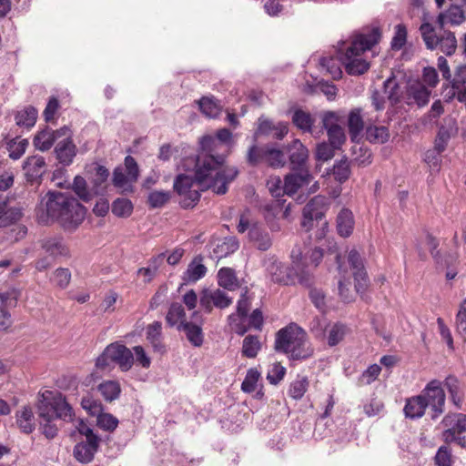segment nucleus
<instances>
[{
  "instance_id": "4c0bfd02",
  "label": "nucleus",
  "mask_w": 466,
  "mask_h": 466,
  "mask_svg": "<svg viewBox=\"0 0 466 466\" xmlns=\"http://www.w3.org/2000/svg\"><path fill=\"white\" fill-rule=\"evenodd\" d=\"M366 138L370 143L383 144L390 138V132L386 127L370 126L366 129Z\"/></svg>"
},
{
  "instance_id": "c756f323",
  "label": "nucleus",
  "mask_w": 466,
  "mask_h": 466,
  "mask_svg": "<svg viewBox=\"0 0 466 466\" xmlns=\"http://www.w3.org/2000/svg\"><path fill=\"white\" fill-rule=\"evenodd\" d=\"M97 391L107 402L117 400L121 394V386L117 380H104L97 386Z\"/></svg>"
},
{
  "instance_id": "2eb2a0df",
  "label": "nucleus",
  "mask_w": 466,
  "mask_h": 466,
  "mask_svg": "<svg viewBox=\"0 0 466 466\" xmlns=\"http://www.w3.org/2000/svg\"><path fill=\"white\" fill-rule=\"evenodd\" d=\"M70 130L67 127L53 130L48 127L38 132L34 138L35 147L40 151H47Z\"/></svg>"
},
{
  "instance_id": "aec40b11",
  "label": "nucleus",
  "mask_w": 466,
  "mask_h": 466,
  "mask_svg": "<svg viewBox=\"0 0 466 466\" xmlns=\"http://www.w3.org/2000/svg\"><path fill=\"white\" fill-rule=\"evenodd\" d=\"M465 21L464 11L457 4H452L448 10L439 14L437 23L441 29L445 25H460Z\"/></svg>"
},
{
  "instance_id": "49530a36",
  "label": "nucleus",
  "mask_w": 466,
  "mask_h": 466,
  "mask_svg": "<svg viewBox=\"0 0 466 466\" xmlns=\"http://www.w3.org/2000/svg\"><path fill=\"white\" fill-rule=\"evenodd\" d=\"M90 172L92 183L94 184L95 194L97 195L102 185L106 181L109 172L105 167L99 165L94 166Z\"/></svg>"
},
{
  "instance_id": "f257e3e1",
  "label": "nucleus",
  "mask_w": 466,
  "mask_h": 466,
  "mask_svg": "<svg viewBox=\"0 0 466 466\" xmlns=\"http://www.w3.org/2000/svg\"><path fill=\"white\" fill-rule=\"evenodd\" d=\"M200 145L201 151L196 157L198 182L202 187L212 188L216 194L223 195L238 173L236 167L224 166L234 146L232 133L227 128H221L216 137H203Z\"/></svg>"
},
{
  "instance_id": "9b49d317",
  "label": "nucleus",
  "mask_w": 466,
  "mask_h": 466,
  "mask_svg": "<svg viewBox=\"0 0 466 466\" xmlns=\"http://www.w3.org/2000/svg\"><path fill=\"white\" fill-rule=\"evenodd\" d=\"M442 424L446 428L442 431L443 441L447 443L456 442L466 448V415H447L442 420Z\"/></svg>"
},
{
  "instance_id": "0eeeda50",
  "label": "nucleus",
  "mask_w": 466,
  "mask_h": 466,
  "mask_svg": "<svg viewBox=\"0 0 466 466\" xmlns=\"http://www.w3.org/2000/svg\"><path fill=\"white\" fill-rule=\"evenodd\" d=\"M275 349L291 359H306L312 354V349L306 339L305 331L297 324H290L277 333Z\"/></svg>"
},
{
  "instance_id": "ea45409f",
  "label": "nucleus",
  "mask_w": 466,
  "mask_h": 466,
  "mask_svg": "<svg viewBox=\"0 0 466 466\" xmlns=\"http://www.w3.org/2000/svg\"><path fill=\"white\" fill-rule=\"evenodd\" d=\"M19 428L25 433H30L35 428L34 414L30 408L24 407L16 414Z\"/></svg>"
},
{
  "instance_id": "412c9836",
  "label": "nucleus",
  "mask_w": 466,
  "mask_h": 466,
  "mask_svg": "<svg viewBox=\"0 0 466 466\" xmlns=\"http://www.w3.org/2000/svg\"><path fill=\"white\" fill-rule=\"evenodd\" d=\"M298 174H289L285 177L283 193L289 196L295 194L300 187L308 185L311 181L309 171H299Z\"/></svg>"
},
{
  "instance_id": "f03ea898",
  "label": "nucleus",
  "mask_w": 466,
  "mask_h": 466,
  "mask_svg": "<svg viewBox=\"0 0 466 466\" xmlns=\"http://www.w3.org/2000/svg\"><path fill=\"white\" fill-rule=\"evenodd\" d=\"M42 206L45 209L38 214L39 221L57 222L66 231L76 230L86 217V208L74 197L59 191H49Z\"/></svg>"
},
{
  "instance_id": "e433bc0d",
  "label": "nucleus",
  "mask_w": 466,
  "mask_h": 466,
  "mask_svg": "<svg viewBox=\"0 0 466 466\" xmlns=\"http://www.w3.org/2000/svg\"><path fill=\"white\" fill-rule=\"evenodd\" d=\"M218 283L220 287L233 290L238 287L235 271L229 268H222L218 273Z\"/></svg>"
},
{
  "instance_id": "f704fd0d",
  "label": "nucleus",
  "mask_w": 466,
  "mask_h": 466,
  "mask_svg": "<svg viewBox=\"0 0 466 466\" xmlns=\"http://www.w3.org/2000/svg\"><path fill=\"white\" fill-rule=\"evenodd\" d=\"M147 339L155 350L163 351L162 344V324L159 321H154L147 328Z\"/></svg>"
},
{
  "instance_id": "473e14b6",
  "label": "nucleus",
  "mask_w": 466,
  "mask_h": 466,
  "mask_svg": "<svg viewBox=\"0 0 466 466\" xmlns=\"http://www.w3.org/2000/svg\"><path fill=\"white\" fill-rule=\"evenodd\" d=\"M349 132L353 142L358 141L363 130V119L360 109L352 110L348 117Z\"/></svg>"
},
{
  "instance_id": "338daca9",
  "label": "nucleus",
  "mask_w": 466,
  "mask_h": 466,
  "mask_svg": "<svg viewBox=\"0 0 466 466\" xmlns=\"http://www.w3.org/2000/svg\"><path fill=\"white\" fill-rule=\"evenodd\" d=\"M308 381L306 379H300L290 384L289 394L295 400L301 399L307 390Z\"/></svg>"
},
{
  "instance_id": "a18cd8bd",
  "label": "nucleus",
  "mask_w": 466,
  "mask_h": 466,
  "mask_svg": "<svg viewBox=\"0 0 466 466\" xmlns=\"http://www.w3.org/2000/svg\"><path fill=\"white\" fill-rule=\"evenodd\" d=\"M73 190L80 199L88 202L96 195L95 189L88 190L86 187V181L84 177L76 176L73 183Z\"/></svg>"
},
{
  "instance_id": "cd10ccee",
  "label": "nucleus",
  "mask_w": 466,
  "mask_h": 466,
  "mask_svg": "<svg viewBox=\"0 0 466 466\" xmlns=\"http://www.w3.org/2000/svg\"><path fill=\"white\" fill-rule=\"evenodd\" d=\"M407 92L409 99H413L419 106L428 104L431 96V91L419 81L410 83Z\"/></svg>"
},
{
  "instance_id": "bb28decb",
  "label": "nucleus",
  "mask_w": 466,
  "mask_h": 466,
  "mask_svg": "<svg viewBox=\"0 0 466 466\" xmlns=\"http://www.w3.org/2000/svg\"><path fill=\"white\" fill-rule=\"evenodd\" d=\"M46 162L41 156H32L27 157L25 162L24 169L26 177L30 180H35L45 173Z\"/></svg>"
},
{
  "instance_id": "c03bdc74",
  "label": "nucleus",
  "mask_w": 466,
  "mask_h": 466,
  "mask_svg": "<svg viewBox=\"0 0 466 466\" xmlns=\"http://www.w3.org/2000/svg\"><path fill=\"white\" fill-rule=\"evenodd\" d=\"M454 328L456 333L466 342V299L460 305L455 316Z\"/></svg>"
},
{
  "instance_id": "864d4df0",
  "label": "nucleus",
  "mask_w": 466,
  "mask_h": 466,
  "mask_svg": "<svg viewBox=\"0 0 466 466\" xmlns=\"http://www.w3.org/2000/svg\"><path fill=\"white\" fill-rule=\"evenodd\" d=\"M28 146V141L25 138H16L8 144L9 157L13 159L20 158Z\"/></svg>"
},
{
  "instance_id": "423d86ee",
  "label": "nucleus",
  "mask_w": 466,
  "mask_h": 466,
  "mask_svg": "<svg viewBox=\"0 0 466 466\" xmlns=\"http://www.w3.org/2000/svg\"><path fill=\"white\" fill-rule=\"evenodd\" d=\"M445 393L439 380L430 381L420 395L406 400L404 406L405 416L418 419L425 414L426 409L431 411V418L435 419L444 410Z\"/></svg>"
},
{
  "instance_id": "3c124183",
  "label": "nucleus",
  "mask_w": 466,
  "mask_h": 466,
  "mask_svg": "<svg viewBox=\"0 0 466 466\" xmlns=\"http://www.w3.org/2000/svg\"><path fill=\"white\" fill-rule=\"evenodd\" d=\"M292 121L297 127L304 131H309L313 124V119L310 114L301 109H297L294 111Z\"/></svg>"
},
{
  "instance_id": "bf43d9fd",
  "label": "nucleus",
  "mask_w": 466,
  "mask_h": 466,
  "mask_svg": "<svg viewBox=\"0 0 466 466\" xmlns=\"http://www.w3.org/2000/svg\"><path fill=\"white\" fill-rule=\"evenodd\" d=\"M265 151L266 147H258L256 144H253L248 150L247 161L251 166H256L265 161Z\"/></svg>"
},
{
  "instance_id": "8fccbe9b",
  "label": "nucleus",
  "mask_w": 466,
  "mask_h": 466,
  "mask_svg": "<svg viewBox=\"0 0 466 466\" xmlns=\"http://www.w3.org/2000/svg\"><path fill=\"white\" fill-rule=\"evenodd\" d=\"M133 211V204L129 199L117 198L112 204V212L116 217L127 218Z\"/></svg>"
},
{
  "instance_id": "052dcab7",
  "label": "nucleus",
  "mask_w": 466,
  "mask_h": 466,
  "mask_svg": "<svg viewBox=\"0 0 466 466\" xmlns=\"http://www.w3.org/2000/svg\"><path fill=\"white\" fill-rule=\"evenodd\" d=\"M97 425L106 431H114L118 425V420L110 413L100 412L97 416Z\"/></svg>"
},
{
  "instance_id": "5701e85b",
  "label": "nucleus",
  "mask_w": 466,
  "mask_h": 466,
  "mask_svg": "<svg viewBox=\"0 0 466 466\" xmlns=\"http://www.w3.org/2000/svg\"><path fill=\"white\" fill-rule=\"evenodd\" d=\"M22 210L6 201L0 202V228L9 227L22 218Z\"/></svg>"
},
{
  "instance_id": "13d9d810",
  "label": "nucleus",
  "mask_w": 466,
  "mask_h": 466,
  "mask_svg": "<svg viewBox=\"0 0 466 466\" xmlns=\"http://www.w3.org/2000/svg\"><path fill=\"white\" fill-rule=\"evenodd\" d=\"M81 406L92 416H97L103 410L101 402L89 394L82 398Z\"/></svg>"
},
{
  "instance_id": "e2e57ef3",
  "label": "nucleus",
  "mask_w": 466,
  "mask_h": 466,
  "mask_svg": "<svg viewBox=\"0 0 466 466\" xmlns=\"http://www.w3.org/2000/svg\"><path fill=\"white\" fill-rule=\"evenodd\" d=\"M324 71L333 79L340 78L342 76V71L338 60L333 58H330L329 61L326 63L325 59L322 57V76L324 75Z\"/></svg>"
},
{
  "instance_id": "393cba45",
  "label": "nucleus",
  "mask_w": 466,
  "mask_h": 466,
  "mask_svg": "<svg viewBox=\"0 0 466 466\" xmlns=\"http://www.w3.org/2000/svg\"><path fill=\"white\" fill-rule=\"evenodd\" d=\"M43 249L52 258L67 257L69 250L62 238L57 237L46 238L42 240Z\"/></svg>"
},
{
  "instance_id": "a19ab883",
  "label": "nucleus",
  "mask_w": 466,
  "mask_h": 466,
  "mask_svg": "<svg viewBox=\"0 0 466 466\" xmlns=\"http://www.w3.org/2000/svg\"><path fill=\"white\" fill-rule=\"evenodd\" d=\"M261 349V343L258 336L248 335L244 338L242 343V355L253 359L255 358Z\"/></svg>"
},
{
  "instance_id": "7c9ffc66",
  "label": "nucleus",
  "mask_w": 466,
  "mask_h": 466,
  "mask_svg": "<svg viewBox=\"0 0 466 466\" xmlns=\"http://www.w3.org/2000/svg\"><path fill=\"white\" fill-rule=\"evenodd\" d=\"M98 445L93 442H79L74 448V457L82 463H88L93 460Z\"/></svg>"
},
{
  "instance_id": "2f4dec72",
  "label": "nucleus",
  "mask_w": 466,
  "mask_h": 466,
  "mask_svg": "<svg viewBox=\"0 0 466 466\" xmlns=\"http://www.w3.org/2000/svg\"><path fill=\"white\" fill-rule=\"evenodd\" d=\"M201 112L209 118L218 116L222 110V106L214 96H203L198 101Z\"/></svg>"
},
{
  "instance_id": "f3484780",
  "label": "nucleus",
  "mask_w": 466,
  "mask_h": 466,
  "mask_svg": "<svg viewBox=\"0 0 466 466\" xmlns=\"http://www.w3.org/2000/svg\"><path fill=\"white\" fill-rule=\"evenodd\" d=\"M56 159L64 166H69L76 155V147L72 140V131L60 139L55 147Z\"/></svg>"
},
{
  "instance_id": "6e6552de",
  "label": "nucleus",
  "mask_w": 466,
  "mask_h": 466,
  "mask_svg": "<svg viewBox=\"0 0 466 466\" xmlns=\"http://www.w3.org/2000/svg\"><path fill=\"white\" fill-rule=\"evenodd\" d=\"M187 169L193 166L194 178L186 174H179L174 180V190L181 197L180 205L184 208H193L200 198L199 191H205L208 188H204L198 182L196 175V157L187 158L184 162ZM215 192L212 188H210Z\"/></svg>"
},
{
  "instance_id": "5fc2aeb1",
  "label": "nucleus",
  "mask_w": 466,
  "mask_h": 466,
  "mask_svg": "<svg viewBox=\"0 0 466 466\" xmlns=\"http://www.w3.org/2000/svg\"><path fill=\"white\" fill-rule=\"evenodd\" d=\"M347 332L345 325L336 323L330 327L328 331V343L329 346H335L343 339Z\"/></svg>"
},
{
  "instance_id": "39448f33",
  "label": "nucleus",
  "mask_w": 466,
  "mask_h": 466,
  "mask_svg": "<svg viewBox=\"0 0 466 466\" xmlns=\"http://www.w3.org/2000/svg\"><path fill=\"white\" fill-rule=\"evenodd\" d=\"M339 269V293L341 299L345 302H350L354 299L351 290L350 276L353 277L355 282V291L363 294L369 286V278L364 267L363 258L360 252L352 248L348 252L347 261L350 269L348 272L347 267L342 263L340 256H336Z\"/></svg>"
},
{
  "instance_id": "b1692460",
  "label": "nucleus",
  "mask_w": 466,
  "mask_h": 466,
  "mask_svg": "<svg viewBox=\"0 0 466 466\" xmlns=\"http://www.w3.org/2000/svg\"><path fill=\"white\" fill-rule=\"evenodd\" d=\"M355 225L354 216L351 210L342 208L336 219V228L340 237L348 238L351 235Z\"/></svg>"
},
{
  "instance_id": "680f3d73",
  "label": "nucleus",
  "mask_w": 466,
  "mask_h": 466,
  "mask_svg": "<svg viewBox=\"0 0 466 466\" xmlns=\"http://www.w3.org/2000/svg\"><path fill=\"white\" fill-rule=\"evenodd\" d=\"M437 325H438L439 333H440L442 340L445 341L448 349L450 350L453 351L455 347H454L453 337H452L450 328L445 324L444 320L441 318L437 319Z\"/></svg>"
},
{
  "instance_id": "69168bd1",
  "label": "nucleus",
  "mask_w": 466,
  "mask_h": 466,
  "mask_svg": "<svg viewBox=\"0 0 466 466\" xmlns=\"http://www.w3.org/2000/svg\"><path fill=\"white\" fill-rule=\"evenodd\" d=\"M170 198L169 192L153 191L148 195V203L151 208H157L163 207Z\"/></svg>"
},
{
  "instance_id": "58836bf2",
  "label": "nucleus",
  "mask_w": 466,
  "mask_h": 466,
  "mask_svg": "<svg viewBox=\"0 0 466 466\" xmlns=\"http://www.w3.org/2000/svg\"><path fill=\"white\" fill-rule=\"evenodd\" d=\"M37 111L33 106H27L17 112L15 115V122L20 127H32L36 121Z\"/></svg>"
},
{
  "instance_id": "79ce46f5",
  "label": "nucleus",
  "mask_w": 466,
  "mask_h": 466,
  "mask_svg": "<svg viewBox=\"0 0 466 466\" xmlns=\"http://www.w3.org/2000/svg\"><path fill=\"white\" fill-rule=\"evenodd\" d=\"M265 163L268 166L278 168L282 167L286 163V157L283 151L267 146L265 151Z\"/></svg>"
},
{
  "instance_id": "ddd939ff",
  "label": "nucleus",
  "mask_w": 466,
  "mask_h": 466,
  "mask_svg": "<svg viewBox=\"0 0 466 466\" xmlns=\"http://www.w3.org/2000/svg\"><path fill=\"white\" fill-rule=\"evenodd\" d=\"M266 268L271 278V280L276 283L291 285L296 282L294 266L289 267L277 259L269 258L266 261Z\"/></svg>"
},
{
  "instance_id": "09e8293b",
  "label": "nucleus",
  "mask_w": 466,
  "mask_h": 466,
  "mask_svg": "<svg viewBox=\"0 0 466 466\" xmlns=\"http://www.w3.org/2000/svg\"><path fill=\"white\" fill-rule=\"evenodd\" d=\"M249 237L255 241L257 248L260 250H268L272 245L269 235L266 232H260L255 227L250 228Z\"/></svg>"
},
{
  "instance_id": "a878e982",
  "label": "nucleus",
  "mask_w": 466,
  "mask_h": 466,
  "mask_svg": "<svg viewBox=\"0 0 466 466\" xmlns=\"http://www.w3.org/2000/svg\"><path fill=\"white\" fill-rule=\"evenodd\" d=\"M207 273V268L202 262L201 257H196L188 264L187 270L183 274V280L186 283H195L202 279Z\"/></svg>"
},
{
  "instance_id": "c85d7f7f",
  "label": "nucleus",
  "mask_w": 466,
  "mask_h": 466,
  "mask_svg": "<svg viewBox=\"0 0 466 466\" xmlns=\"http://www.w3.org/2000/svg\"><path fill=\"white\" fill-rule=\"evenodd\" d=\"M178 330L185 333L186 338L192 346L198 348L202 346L204 334L199 325L187 321V323H182V327L178 328Z\"/></svg>"
},
{
  "instance_id": "f8f14e48",
  "label": "nucleus",
  "mask_w": 466,
  "mask_h": 466,
  "mask_svg": "<svg viewBox=\"0 0 466 466\" xmlns=\"http://www.w3.org/2000/svg\"><path fill=\"white\" fill-rule=\"evenodd\" d=\"M199 303L207 312L210 313L213 307L228 308L232 303V299L219 289H205L200 294Z\"/></svg>"
},
{
  "instance_id": "20e7f679",
  "label": "nucleus",
  "mask_w": 466,
  "mask_h": 466,
  "mask_svg": "<svg viewBox=\"0 0 466 466\" xmlns=\"http://www.w3.org/2000/svg\"><path fill=\"white\" fill-rule=\"evenodd\" d=\"M40 429L45 436L53 439L56 436L58 428L55 420L72 421L75 413L71 405L62 393L58 391L45 390L41 393L37 405Z\"/></svg>"
},
{
  "instance_id": "7ed1b4c3",
  "label": "nucleus",
  "mask_w": 466,
  "mask_h": 466,
  "mask_svg": "<svg viewBox=\"0 0 466 466\" xmlns=\"http://www.w3.org/2000/svg\"><path fill=\"white\" fill-rule=\"evenodd\" d=\"M381 37L378 26L365 28L350 36L349 43L339 44L338 53L346 72L350 76H360L370 68V61L367 56V51L380 42Z\"/></svg>"
},
{
  "instance_id": "4be33fe9",
  "label": "nucleus",
  "mask_w": 466,
  "mask_h": 466,
  "mask_svg": "<svg viewBox=\"0 0 466 466\" xmlns=\"http://www.w3.org/2000/svg\"><path fill=\"white\" fill-rule=\"evenodd\" d=\"M309 157L308 149L299 140H295L291 146L289 161L291 168L297 171H308L304 168Z\"/></svg>"
},
{
  "instance_id": "4468645a",
  "label": "nucleus",
  "mask_w": 466,
  "mask_h": 466,
  "mask_svg": "<svg viewBox=\"0 0 466 466\" xmlns=\"http://www.w3.org/2000/svg\"><path fill=\"white\" fill-rule=\"evenodd\" d=\"M327 128L329 144L322 143V160H327L334 156L335 150L340 148L341 145L345 142L346 136L344 129L339 125H331Z\"/></svg>"
},
{
  "instance_id": "0e129e2a",
  "label": "nucleus",
  "mask_w": 466,
  "mask_h": 466,
  "mask_svg": "<svg viewBox=\"0 0 466 466\" xmlns=\"http://www.w3.org/2000/svg\"><path fill=\"white\" fill-rule=\"evenodd\" d=\"M324 71L333 79L340 78L342 76V71L338 60L333 58H330L329 61L326 63L325 59L322 57V76L324 75Z\"/></svg>"
},
{
  "instance_id": "6e6d98bb",
  "label": "nucleus",
  "mask_w": 466,
  "mask_h": 466,
  "mask_svg": "<svg viewBox=\"0 0 466 466\" xmlns=\"http://www.w3.org/2000/svg\"><path fill=\"white\" fill-rule=\"evenodd\" d=\"M260 378V373L257 369H249L241 384V390L244 392L251 393L256 390L257 383Z\"/></svg>"
},
{
  "instance_id": "72a5a7b5",
  "label": "nucleus",
  "mask_w": 466,
  "mask_h": 466,
  "mask_svg": "<svg viewBox=\"0 0 466 466\" xmlns=\"http://www.w3.org/2000/svg\"><path fill=\"white\" fill-rule=\"evenodd\" d=\"M167 324L171 327L181 328L182 323H187L186 313L180 303H172L166 316Z\"/></svg>"
},
{
  "instance_id": "774afa93",
  "label": "nucleus",
  "mask_w": 466,
  "mask_h": 466,
  "mask_svg": "<svg viewBox=\"0 0 466 466\" xmlns=\"http://www.w3.org/2000/svg\"><path fill=\"white\" fill-rule=\"evenodd\" d=\"M238 248V242L230 238L228 240H224L221 244H218L217 248L214 249V252L218 257L222 258L227 256L229 253L234 252Z\"/></svg>"
},
{
  "instance_id": "1a4fd4ad",
  "label": "nucleus",
  "mask_w": 466,
  "mask_h": 466,
  "mask_svg": "<svg viewBox=\"0 0 466 466\" xmlns=\"http://www.w3.org/2000/svg\"><path fill=\"white\" fill-rule=\"evenodd\" d=\"M320 259V248H315L309 256H306L302 262L294 265L296 281L309 289V298L317 309L320 307V296L312 286L317 277L314 272L318 269Z\"/></svg>"
},
{
  "instance_id": "6ab92c4d",
  "label": "nucleus",
  "mask_w": 466,
  "mask_h": 466,
  "mask_svg": "<svg viewBox=\"0 0 466 466\" xmlns=\"http://www.w3.org/2000/svg\"><path fill=\"white\" fill-rule=\"evenodd\" d=\"M458 132L455 119L451 117L444 118V124L440 127L435 138L434 147L438 151H444L449 140Z\"/></svg>"
},
{
  "instance_id": "37998d69",
  "label": "nucleus",
  "mask_w": 466,
  "mask_h": 466,
  "mask_svg": "<svg viewBox=\"0 0 466 466\" xmlns=\"http://www.w3.org/2000/svg\"><path fill=\"white\" fill-rule=\"evenodd\" d=\"M20 296V290L11 288L5 292H0V312L8 311L9 308H15Z\"/></svg>"
},
{
  "instance_id": "de8ad7c7",
  "label": "nucleus",
  "mask_w": 466,
  "mask_h": 466,
  "mask_svg": "<svg viewBox=\"0 0 466 466\" xmlns=\"http://www.w3.org/2000/svg\"><path fill=\"white\" fill-rule=\"evenodd\" d=\"M444 386L451 395V401L456 407L460 408L462 400V395L458 380L454 377H448L445 380Z\"/></svg>"
},
{
  "instance_id": "c9c22d12",
  "label": "nucleus",
  "mask_w": 466,
  "mask_h": 466,
  "mask_svg": "<svg viewBox=\"0 0 466 466\" xmlns=\"http://www.w3.org/2000/svg\"><path fill=\"white\" fill-rule=\"evenodd\" d=\"M350 175V163L347 158L336 162L330 171L327 172L329 177H333L339 184L345 182Z\"/></svg>"
},
{
  "instance_id": "603ef678",
  "label": "nucleus",
  "mask_w": 466,
  "mask_h": 466,
  "mask_svg": "<svg viewBox=\"0 0 466 466\" xmlns=\"http://www.w3.org/2000/svg\"><path fill=\"white\" fill-rule=\"evenodd\" d=\"M383 93L387 95L388 99L390 100L391 103H397L399 101L400 96V88L393 76L384 82Z\"/></svg>"
},
{
  "instance_id": "dca6fc26",
  "label": "nucleus",
  "mask_w": 466,
  "mask_h": 466,
  "mask_svg": "<svg viewBox=\"0 0 466 466\" xmlns=\"http://www.w3.org/2000/svg\"><path fill=\"white\" fill-rule=\"evenodd\" d=\"M448 100L457 98L460 102L466 101V66H458L451 86L445 93Z\"/></svg>"
},
{
  "instance_id": "4d7b16f0",
  "label": "nucleus",
  "mask_w": 466,
  "mask_h": 466,
  "mask_svg": "<svg viewBox=\"0 0 466 466\" xmlns=\"http://www.w3.org/2000/svg\"><path fill=\"white\" fill-rule=\"evenodd\" d=\"M381 371V368L378 364H372L365 370L359 378L360 385H370L373 381L377 380L380 373Z\"/></svg>"
},
{
  "instance_id": "9d476101",
  "label": "nucleus",
  "mask_w": 466,
  "mask_h": 466,
  "mask_svg": "<svg viewBox=\"0 0 466 466\" xmlns=\"http://www.w3.org/2000/svg\"><path fill=\"white\" fill-rule=\"evenodd\" d=\"M431 16L428 13L423 12L420 33L427 48L434 50L439 47L446 56L453 55L457 48V39L454 33L443 30L442 35L438 36L435 34V28L431 24Z\"/></svg>"
},
{
  "instance_id": "a211bd4d",
  "label": "nucleus",
  "mask_w": 466,
  "mask_h": 466,
  "mask_svg": "<svg viewBox=\"0 0 466 466\" xmlns=\"http://www.w3.org/2000/svg\"><path fill=\"white\" fill-rule=\"evenodd\" d=\"M320 218V196H315L303 208L301 226L307 231L313 228Z\"/></svg>"
}]
</instances>
